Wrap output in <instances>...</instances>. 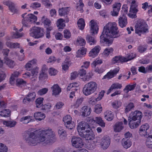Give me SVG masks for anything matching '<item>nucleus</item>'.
Here are the masks:
<instances>
[{
    "label": "nucleus",
    "instance_id": "f257e3e1",
    "mask_svg": "<svg viewBox=\"0 0 152 152\" xmlns=\"http://www.w3.org/2000/svg\"><path fill=\"white\" fill-rule=\"evenodd\" d=\"M29 133V132L28 131L27 133L28 136L27 137L26 136L25 140L28 144L30 145L35 146L37 145L38 143L37 137L40 142H43L42 145L43 146L50 144L55 141L54 132L50 128L46 130H41L39 131L37 134L38 136L34 132Z\"/></svg>",
    "mask_w": 152,
    "mask_h": 152
},
{
    "label": "nucleus",
    "instance_id": "f03ea898",
    "mask_svg": "<svg viewBox=\"0 0 152 152\" xmlns=\"http://www.w3.org/2000/svg\"><path fill=\"white\" fill-rule=\"evenodd\" d=\"M118 28L115 22L108 23L104 28L102 34L100 37V41L109 45L112 44L113 41L110 40L107 37L117 38L118 37Z\"/></svg>",
    "mask_w": 152,
    "mask_h": 152
},
{
    "label": "nucleus",
    "instance_id": "7ed1b4c3",
    "mask_svg": "<svg viewBox=\"0 0 152 152\" xmlns=\"http://www.w3.org/2000/svg\"><path fill=\"white\" fill-rule=\"evenodd\" d=\"M91 130L88 124L84 121L80 122L77 126V130L79 135L87 140H91L94 138V134L91 131Z\"/></svg>",
    "mask_w": 152,
    "mask_h": 152
},
{
    "label": "nucleus",
    "instance_id": "20e7f679",
    "mask_svg": "<svg viewBox=\"0 0 152 152\" xmlns=\"http://www.w3.org/2000/svg\"><path fill=\"white\" fill-rule=\"evenodd\" d=\"M27 14L25 13L22 15V17L23 18L22 20V23L23 26L26 27H30L31 25L34 23L37 20V17L32 14H28L25 17Z\"/></svg>",
    "mask_w": 152,
    "mask_h": 152
},
{
    "label": "nucleus",
    "instance_id": "39448f33",
    "mask_svg": "<svg viewBox=\"0 0 152 152\" xmlns=\"http://www.w3.org/2000/svg\"><path fill=\"white\" fill-rule=\"evenodd\" d=\"M97 88V84L96 82L91 81L85 85L83 88V94L88 96L94 93Z\"/></svg>",
    "mask_w": 152,
    "mask_h": 152
},
{
    "label": "nucleus",
    "instance_id": "423d86ee",
    "mask_svg": "<svg viewBox=\"0 0 152 152\" xmlns=\"http://www.w3.org/2000/svg\"><path fill=\"white\" fill-rule=\"evenodd\" d=\"M31 36L36 39L43 37L45 34L44 29L43 28L36 26L31 29Z\"/></svg>",
    "mask_w": 152,
    "mask_h": 152
},
{
    "label": "nucleus",
    "instance_id": "0eeeda50",
    "mask_svg": "<svg viewBox=\"0 0 152 152\" xmlns=\"http://www.w3.org/2000/svg\"><path fill=\"white\" fill-rule=\"evenodd\" d=\"M147 24L141 20L137 21L135 26V33L140 36L142 34L146 32L148 29L146 27Z\"/></svg>",
    "mask_w": 152,
    "mask_h": 152
},
{
    "label": "nucleus",
    "instance_id": "6e6552de",
    "mask_svg": "<svg viewBox=\"0 0 152 152\" xmlns=\"http://www.w3.org/2000/svg\"><path fill=\"white\" fill-rule=\"evenodd\" d=\"M142 117V112L140 111L136 110L131 112L129 117L128 120H131L134 121L137 120L138 121L141 122Z\"/></svg>",
    "mask_w": 152,
    "mask_h": 152
},
{
    "label": "nucleus",
    "instance_id": "1a4fd4ad",
    "mask_svg": "<svg viewBox=\"0 0 152 152\" xmlns=\"http://www.w3.org/2000/svg\"><path fill=\"white\" fill-rule=\"evenodd\" d=\"M71 142L72 145L77 148H81L84 145L82 139L79 137H73Z\"/></svg>",
    "mask_w": 152,
    "mask_h": 152
},
{
    "label": "nucleus",
    "instance_id": "9d476101",
    "mask_svg": "<svg viewBox=\"0 0 152 152\" xmlns=\"http://www.w3.org/2000/svg\"><path fill=\"white\" fill-rule=\"evenodd\" d=\"M3 3L4 5L8 7L9 10L11 12L14 14L18 13V12L19 10L15 7V4L11 1L10 0L4 1Z\"/></svg>",
    "mask_w": 152,
    "mask_h": 152
},
{
    "label": "nucleus",
    "instance_id": "9b49d317",
    "mask_svg": "<svg viewBox=\"0 0 152 152\" xmlns=\"http://www.w3.org/2000/svg\"><path fill=\"white\" fill-rule=\"evenodd\" d=\"M120 70V68L117 67L113 70H111L103 77V79H110L113 77L118 73Z\"/></svg>",
    "mask_w": 152,
    "mask_h": 152
},
{
    "label": "nucleus",
    "instance_id": "f8f14e48",
    "mask_svg": "<svg viewBox=\"0 0 152 152\" xmlns=\"http://www.w3.org/2000/svg\"><path fill=\"white\" fill-rule=\"evenodd\" d=\"M137 7V4L131 5L129 13L128 14L129 17L132 18H137L136 14L138 11Z\"/></svg>",
    "mask_w": 152,
    "mask_h": 152
},
{
    "label": "nucleus",
    "instance_id": "ddd939ff",
    "mask_svg": "<svg viewBox=\"0 0 152 152\" xmlns=\"http://www.w3.org/2000/svg\"><path fill=\"white\" fill-rule=\"evenodd\" d=\"M110 142V138L107 136H104L102 139L101 144L103 149H106L108 148Z\"/></svg>",
    "mask_w": 152,
    "mask_h": 152
},
{
    "label": "nucleus",
    "instance_id": "4468645a",
    "mask_svg": "<svg viewBox=\"0 0 152 152\" xmlns=\"http://www.w3.org/2000/svg\"><path fill=\"white\" fill-rule=\"evenodd\" d=\"M101 49V47L99 45L95 47L89 52V56L94 58L99 53Z\"/></svg>",
    "mask_w": 152,
    "mask_h": 152
},
{
    "label": "nucleus",
    "instance_id": "2eb2a0df",
    "mask_svg": "<svg viewBox=\"0 0 152 152\" xmlns=\"http://www.w3.org/2000/svg\"><path fill=\"white\" fill-rule=\"evenodd\" d=\"M91 109L89 106H85L83 107L81 110L82 115L83 117H87L90 114Z\"/></svg>",
    "mask_w": 152,
    "mask_h": 152
},
{
    "label": "nucleus",
    "instance_id": "dca6fc26",
    "mask_svg": "<svg viewBox=\"0 0 152 152\" xmlns=\"http://www.w3.org/2000/svg\"><path fill=\"white\" fill-rule=\"evenodd\" d=\"M48 68L46 66H44L42 68L41 71L39 74V78L40 80H45L48 78L47 71Z\"/></svg>",
    "mask_w": 152,
    "mask_h": 152
},
{
    "label": "nucleus",
    "instance_id": "f3484780",
    "mask_svg": "<svg viewBox=\"0 0 152 152\" xmlns=\"http://www.w3.org/2000/svg\"><path fill=\"white\" fill-rule=\"evenodd\" d=\"M91 29L90 32L92 35L97 34L98 31V28L97 24L94 23V20H91L90 21Z\"/></svg>",
    "mask_w": 152,
    "mask_h": 152
},
{
    "label": "nucleus",
    "instance_id": "a211bd4d",
    "mask_svg": "<svg viewBox=\"0 0 152 152\" xmlns=\"http://www.w3.org/2000/svg\"><path fill=\"white\" fill-rule=\"evenodd\" d=\"M127 23V18L126 16L122 15L119 18L118 20V24L121 27L123 28L126 27Z\"/></svg>",
    "mask_w": 152,
    "mask_h": 152
},
{
    "label": "nucleus",
    "instance_id": "6ab92c4d",
    "mask_svg": "<svg viewBox=\"0 0 152 152\" xmlns=\"http://www.w3.org/2000/svg\"><path fill=\"white\" fill-rule=\"evenodd\" d=\"M121 4L120 3H115L113 5V10L112 13L113 16H117L120 9Z\"/></svg>",
    "mask_w": 152,
    "mask_h": 152
},
{
    "label": "nucleus",
    "instance_id": "aec40b11",
    "mask_svg": "<svg viewBox=\"0 0 152 152\" xmlns=\"http://www.w3.org/2000/svg\"><path fill=\"white\" fill-rule=\"evenodd\" d=\"M122 87V85L121 84L117 83H114L111 85L109 89L108 90L107 94H108L113 90L118 89H120Z\"/></svg>",
    "mask_w": 152,
    "mask_h": 152
},
{
    "label": "nucleus",
    "instance_id": "412c9836",
    "mask_svg": "<svg viewBox=\"0 0 152 152\" xmlns=\"http://www.w3.org/2000/svg\"><path fill=\"white\" fill-rule=\"evenodd\" d=\"M90 120L92 122H96L102 127H104L105 126V123L100 117H96L94 119L91 118Z\"/></svg>",
    "mask_w": 152,
    "mask_h": 152
},
{
    "label": "nucleus",
    "instance_id": "4be33fe9",
    "mask_svg": "<svg viewBox=\"0 0 152 152\" xmlns=\"http://www.w3.org/2000/svg\"><path fill=\"white\" fill-rule=\"evenodd\" d=\"M138 71L144 73H146L149 72H152V64L148 66L146 69L142 66L139 67Z\"/></svg>",
    "mask_w": 152,
    "mask_h": 152
},
{
    "label": "nucleus",
    "instance_id": "5701e85b",
    "mask_svg": "<svg viewBox=\"0 0 152 152\" xmlns=\"http://www.w3.org/2000/svg\"><path fill=\"white\" fill-rule=\"evenodd\" d=\"M53 94L55 96L58 95L61 92V89L57 84H54L51 87Z\"/></svg>",
    "mask_w": 152,
    "mask_h": 152
},
{
    "label": "nucleus",
    "instance_id": "b1692460",
    "mask_svg": "<svg viewBox=\"0 0 152 152\" xmlns=\"http://www.w3.org/2000/svg\"><path fill=\"white\" fill-rule=\"evenodd\" d=\"M122 145L126 149L129 148L132 145V142L130 140L123 138L122 140Z\"/></svg>",
    "mask_w": 152,
    "mask_h": 152
},
{
    "label": "nucleus",
    "instance_id": "393cba45",
    "mask_svg": "<svg viewBox=\"0 0 152 152\" xmlns=\"http://www.w3.org/2000/svg\"><path fill=\"white\" fill-rule=\"evenodd\" d=\"M69 11L68 7H62L59 9L58 10L59 15L61 16L67 15L69 14Z\"/></svg>",
    "mask_w": 152,
    "mask_h": 152
},
{
    "label": "nucleus",
    "instance_id": "a878e982",
    "mask_svg": "<svg viewBox=\"0 0 152 152\" xmlns=\"http://www.w3.org/2000/svg\"><path fill=\"white\" fill-rule=\"evenodd\" d=\"M79 86V83L77 82H74L70 83L68 86L67 88V91H70L71 89L72 90H74L75 91H77V89L76 88Z\"/></svg>",
    "mask_w": 152,
    "mask_h": 152
},
{
    "label": "nucleus",
    "instance_id": "bb28decb",
    "mask_svg": "<svg viewBox=\"0 0 152 152\" xmlns=\"http://www.w3.org/2000/svg\"><path fill=\"white\" fill-rule=\"evenodd\" d=\"M105 118L108 121H112L114 115L111 111H106L104 113Z\"/></svg>",
    "mask_w": 152,
    "mask_h": 152
},
{
    "label": "nucleus",
    "instance_id": "cd10ccee",
    "mask_svg": "<svg viewBox=\"0 0 152 152\" xmlns=\"http://www.w3.org/2000/svg\"><path fill=\"white\" fill-rule=\"evenodd\" d=\"M34 117L36 120L41 121L45 117V114L40 112H37L34 114Z\"/></svg>",
    "mask_w": 152,
    "mask_h": 152
},
{
    "label": "nucleus",
    "instance_id": "c85d7f7f",
    "mask_svg": "<svg viewBox=\"0 0 152 152\" xmlns=\"http://www.w3.org/2000/svg\"><path fill=\"white\" fill-rule=\"evenodd\" d=\"M4 62L8 66L11 68L14 67L15 65L14 61L11 59H10L7 57H4Z\"/></svg>",
    "mask_w": 152,
    "mask_h": 152
},
{
    "label": "nucleus",
    "instance_id": "c756f323",
    "mask_svg": "<svg viewBox=\"0 0 152 152\" xmlns=\"http://www.w3.org/2000/svg\"><path fill=\"white\" fill-rule=\"evenodd\" d=\"M136 86V83H135L133 85H127L126 86L123 91L126 93H127L130 91H133Z\"/></svg>",
    "mask_w": 152,
    "mask_h": 152
},
{
    "label": "nucleus",
    "instance_id": "7c9ffc66",
    "mask_svg": "<svg viewBox=\"0 0 152 152\" xmlns=\"http://www.w3.org/2000/svg\"><path fill=\"white\" fill-rule=\"evenodd\" d=\"M149 126L148 124L145 123L142 125L140 127L139 129V133H141L142 132L144 133V135L147 134L146 131L149 128Z\"/></svg>",
    "mask_w": 152,
    "mask_h": 152
},
{
    "label": "nucleus",
    "instance_id": "2f4dec72",
    "mask_svg": "<svg viewBox=\"0 0 152 152\" xmlns=\"http://www.w3.org/2000/svg\"><path fill=\"white\" fill-rule=\"evenodd\" d=\"M77 25L79 29L81 30H83L85 26L84 20L82 18H80L77 21Z\"/></svg>",
    "mask_w": 152,
    "mask_h": 152
},
{
    "label": "nucleus",
    "instance_id": "473e14b6",
    "mask_svg": "<svg viewBox=\"0 0 152 152\" xmlns=\"http://www.w3.org/2000/svg\"><path fill=\"white\" fill-rule=\"evenodd\" d=\"M113 51V49L112 48H106L102 53V56L104 57L108 56L109 54L112 53Z\"/></svg>",
    "mask_w": 152,
    "mask_h": 152
},
{
    "label": "nucleus",
    "instance_id": "72a5a7b5",
    "mask_svg": "<svg viewBox=\"0 0 152 152\" xmlns=\"http://www.w3.org/2000/svg\"><path fill=\"white\" fill-rule=\"evenodd\" d=\"M129 125L131 129H133L137 127L140 124V122L137 121H132L131 120H129Z\"/></svg>",
    "mask_w": 152,
    "mask_h": 152
},
{
    "label": "nucleus",
    "instance_id": "f704fd0d",
    "mask_svg": "<svg viewBox=\"0 0 152 152\" xmlns=\"http://www.w3.org/2000/svg\"><path fill=\"white\" fill-rule=\"evenodd\" d=\"M123 124L121 122L116 123L115 125L114 131L117 132H120L123 128Z\"/></svg>",
    "mask_w": 152,
    "mask_h": 152
},
{
    "label": "nucleus",
    "instance_id": "c9c22d12",
    "mask_svg": "<svg viewBox=\"0 0 152 152\" xmlns=\"http://www.w3.org/2000/svg\"><path fill=\"white\" fill-rule=\"evenodd\" d=\"M86 40L87 42L90 45H94L96 42L95 38L90 35H87L86 37Z\"/></svg>",
    "mask_w": 152,
    "mask_h": 152
},
{
    "label": "nucleus",
    "instance_id": "e433bc0d",
    "mask_svg": "<svg viewBox=\"0 0 152 152\" xmlns=\"http://www.w3.org/2000/svg\"><path fill=\"white\" fill-rule=\"evenodd\" d=\"M44 98L40 97L37 98L35 101L36 107L37 108H40L42 107L43 104Z\"/></svg>",
    "mask_w": 152,
    "mask_h": 152
},
{
    "label": "nucleus",
    "instance_id": "4c0bfd02",
    "mask_svg": "<svg viewBox=\"0 0 152 152\" xmlns=\"http://www.w3.org/2000/svg\"><path fill=\"white\" fill-rule=\"evenodd\" d=\"M86 52V49L83 47L79 49L77 52V57H81L82 56L85 54Z\"/></svg>",
    "mask_w": 152,
    "mask_h": 152
},
{
    "label": "nucleus",
    "instance_id": "58836bf2",
    "mask_svg": "<svg viewBox=\"0 0 152 152\" xmlns=\"http://www.w3.org/2000/svg\"><path fill=\"white\" fill-rule=\"evenodd\" d=\"M31 118L32 117L30 115L24 117L20 119V121L23 122V124H27L32 121V119Z\"/></svg>",
    "mask_w": 152,
    "mask_h": 152
},
{
    "label": "nucleus",
    "instance_id": "ea45409f",
    "mask_svg": "<svg viewBox=\"0 0 152 152\" xmlns=\"http://www.w3.org/2000/svg\"><path fill=\"white\" fill-rule=\"evenodd\" d=\"M44 18L45 16H43L42 17V23L45 27L47 28L48 27H52L50 26L51 24V21L48 18H46L44 20H43V19Z\"/></svg>",
    "mask_w": 152,
    "mask_h": 152
},
{
    "label": "nucleus",
    "instance_id": "a19ab883",
    "mask_svg": "<svg viewBox=\"0 0 152 152\" xmlns=\"http://www.w3.org/2000/svg\"><path fill=\"white\" fill-rule=\"evenodd\" d=\"M19 72H14L13 74H12L10 78V82L11 84H12L14 82L15 80V78L18 77Z\"/></svg>",
    "mask_w": 152,
    "mask_h": 152
},
{
    "label": "nucleus",
    "instance_id": "79ce46f5",
    "mask_svg": "<svg viewBox=\"0 0 152 152\" xmlns=\"http://www.w3.org/2000/svg\"><path fill=\"white\" fill-rule=\"evenodd\" d=\"M134 107V105L133 103L132 102L129 103L126 107L124 110L125 113L126 114L127 113Z\"/></svg>",
    "mask_w": 152,
    "mask_h": 152
},
{
    "label": "nucleus",
    "instance_id": "37998d69",
    "mask_svg": "<svg viewBox=\"0 0 152 152\" xmlns=\"http://www.w3.org/2000/svg\"><path fill=\"white\" fill-rule=\"evenodd\" d=\"M64 20L62 19L58 20L57 22V27L59 29H63L65 26V24L64 23Z\"/></svg>",
    "mask_w": 152,
    "mask_h": 152
},
{
    "label": "nucleus",
    "instance_id": "c03bdc74",
    "mask_svg": "<svg viewBox=\"0 0 152 152\" xmlns=\"http://www.w3.org/2000/svg\"><path fill=\"white\" fill-rule=\"evenodd\" d=\"M10 111L9 109H4L1 112L0 115L1 116L4 117H9L10 115Z\"/></svg>",
    "mask_w": 152,
    "mask_h": 152
},
{
    "label": "nucleus",
    "instance_id": "a18cd8bd",
    "mask_svg": "<svg viewBox=\"0 0 152 152\" xmlns=\"http://www.w3.org/2000/svg\"><path fill=\"white\" fill-rule=\"evenodd\" d=\"M58 134L61 138H64L67 137V134L65 130L61 128H60L58 130Z\"/></svg>",
    "mask_w": 152,
    "mask_h": 152
},
{
    "label": "nucleus",
    "instance_id": "49530a36",
    "mask_svg": "<svg viewBox=\"0 0 152 152\" xmlns=\"http://www.w3.org/2000/svg\"><path fill=\"white\" fill-rule=\"evenodd\" d=\"M113 107L117 109L121 107L122 105V103L119 101L115 100L112 103Z\"/></svg>",
    "mask_w": 152,
    "mask_h": 152
},
{
    "label": "nucleus",
    "instance_id": "de8ad7c7",
    "mask_svg": "<svg viewBox=\"0 0 152 152\" xmlns=\"http://www.w3.org/2000/svg\"><path fill=\"white\" fill-rule=\"evenodd\" d=\"M66 124H65V125L66 127L69 129H72L75 126V124L74 122H69V121H66Z\"/></svg>",
    "mask_w": 152,
    "mask_h": 152
},
{
    "label": "nucleus",
    "instance_id": "09e8293b",
    "mask_svg": "<svg viewBox=\"0 0 152 152\" xmlns=\"http://www.w3.org/2000/svg\"><path fill=\"white\" fill-rule=\"evenodd\" d=\"M77 42L80 46H85L86 44V41L82 37H79L77 39Z\"/></svg>",
    "mask_w": 152,
    "mask_h": 152
},
{
    "label": "nucleus",
    "instance_id": "8fccbe9b",
    "mask_svg": "<svg viewBox=\"0 0 152 152\" xmlns=\"http://www.w3.org/2000/svg\"><path fill=\"white\" fill-rule=\"evenodd\" d=\"M147 49V47L146 45H140L137 48V50L140 53H143Z\"/></svg>",
    "mask_w": 152,
    "mask_h": 152
},
{
    "label": "nucleus",
    "instance_id": "3c124183",
    "mask_svg": "<svg viewBox=\"0 0 152 152\" xmlns=\"http://www.w3.org/2000/svg\"><path fill=\"white\" fill-rule=\"evenodd\" d=\"M79 4L77 6V8L78 10L80 11L81 12H83V8L84 6V3L83 2V0H79Z\"/></svg>",
    "mask_w": 152,
    "mask_h": 152
},
{
    "label": "nucleus",
    "instance_id": "603ef678",
    "mask_svg": "<svg viewBox=\"0 0 152 152\" xmlns=\"http://www.w3.org/2000/svg\"><path fill=\"white\" fill-rule=\"evenodd\" d=\"M95 112L97 114H99L100 113L102 110V107L101 105L100 104H97L95 105Z\"/></svg>",
    "mask_w": 152,
    "mask_h": 152
},
{
    "label": "nucleus",
    "instance_id": "864d4df0",
    "mask_svg": "<svg viewBox=\"0 0 152 152\" xmlns=\"http://www.w3.org/2000/svg\"><path fill=\"white\" fill-rule=\"evenodd\" d=\"M52 107L51 104L50 103H47L45 104L42 106L41 109L42 110H48L50 109Z\"/></svg>",
    "mask_w": 152,
    "mask_h": 152
},
{
    "label": "nucleus",
    "instance_id": "5fc2aeb1",
    "mask_svg": "<svg viewBox=\"0 0 152 152\" xmlns=\"http://www.w3.org/2000/svg\"><path fill=\"white\" fill-rule=\"evenodd\" d=\"M57 70L54 68L52 67L49 69V74L51 76H55L57 73Z\"/></svg>",
    "mask_w": 152,
    "mask_h": 152
},
{
    "label": "nucleus",
    "instance_id": "6e6d98bb",
    "mask_svg": "<svg viewBox=\"0 0 152 152\" xmlns=\"http://www.w3.org/2000/svg\"><path fill=\"white\" fill-rule=\"evenodd\" d=\"M53 29V27H48L46 29V36L48 39L50 38V32Z\"/></svg>",
    "mask_w": 152,
    "mask_h": 152
},
{
    "label": "nucleus",
    "instance_id": "4d7b16f0",
    "mask_svg": "<svg viewBox=\"0 0 152 152\" xmlns=\"http://www.w3.org/2000/svg\"><path fill=\"white\" fill-rule=\"evenodd\" d=\"M128 7L126 4H124L122 7V9L121 10V12L123 13L122 15L126 16V15L127 14L128 11Z\"/></svg>",
    "mask_w": 152,
    "mask_h": 152
},
{
    "label": "nucleus",
    "instance_id": "13d9d810",
    "mask_svg": "<svg viewBox=\"0 0 152 152\" xmlns=\"http://www.w3.org/2000/svg\"><path fill=\"white\" fill-rule=\"evenodd\" d=\"M102 63V61L101 60H96L94 61L91 64L92 67H95L97 65H100Z\"/></svg>",
    "mask_w": 152,
    "mask_h": 152
},
{
    "label": "nucleus",
    "instance_id": "bf43d9fd",
    "mask_svg": "<svg viewBox=\"0 0 152 152\" xmlns=\"http://www.w3.org/2000/svg\"><path fill=\"white\" fill-rule=\"evenodd\" d=\"M64 37L65 38L69 39L71 36V34L69 31L67 29L65 30L64 31Z\"/></svg>",
    "mask_w": 152,
    "mask_h": 152
},
{
    "label": "nucleus",
    "instance_id": "052dcab7",
    "mask_svg": "<svg viewBox=\"0 0 152 152\" xmlns=\"http://www.w3.org/2000/svg\"><path fill=\"white\" fill-rule=\"evenodd\" d=\"M48 89L47 88H44L41 89L38 91V94L41 96L46 94L48 92Z\"/></svg>",
    "mask_w": 152,
    "mask_h": 152
},
{
    "label": "nucleus",
    "instance_id": "680f3d73",
    "mask_svg": "<svg viewBox=\"0 0 152 152\" xmlns=\"http://www.w3.org/2000/svg\"><path fill=\"white\" fill-rule=\"evenodd\" d=\"M7 146L2 143H0V152H7Z\"/></svg>",
    "mask_w": 152,
    "mask_h": 152
},
{
    "label": "nucleus",
    "instance_id": "e2e57ef3",
    "mask_svg": "<svg viewBox=\"0 0 152 152\" xmlns=\"http://www.w3.org/2000/svg\"><path fill=\"white\" fill-rule=\"evenodd\" d=\"M57 59L54 56H50L48 60V63H51L53 64L56 61Z\"/></svg>",
    "mask_w": 152,
    "mask_h": 152
},
{
    "label": "nucleus",
    "instance_id": "0e129e2a",
    "mask_svg": "<svg viewBox=\"0 0 152 152\" xmlns=\"http://www.w3.org/2000/svg\"><path fill=\"white\" fill-rule=\"evenodd\" d=\"M105 93V91L104 90H102L99 94L98 96L97 97V101H99L101 100L103 97L104 96V94Z\"/></svg>",
    "mask_w": 152,
    "mask_h": 152
},
{
    "label": "nucleus",
    "instance_id": "69168bd1",
    "mask_svg": "<svg viewBox=\"0 0 152 152\" xmlns=\"http://www.w3.org/2000/svg\"><path fill=\"white\" fill-rule=\"evenodd\" d=\"M41 4L38 2H34L31 3L30 5L31 7L35 9L39 7H41Z\"/></svg>",
    "mask_w": 152,
    "mask_h": 152
},
{
    "label": "nucleus",
    "instance_id": "338daca9",
    "mask_svg": "<svg viewBox=\"0 0 152 152\" xmlns=\"http://www.w3.org/2000/svg\"><path fill=\"white\" fill-rule=\"evenodd\" d=\"M72 117L70 115H67L65 116L63 118V121L65 123V124H66V121H69V122L72 121Z\"/></svg>",
    "mask_w": 152,
    "mask_h": 152
},
{
    "label": "nucleus",
    "instance_id": "774afa93",
    "mask_svg": "<svg viewBox=\"0 0 152 152\" xmlns=\"http://www.w3.org/2000/svg\"><path fill=\"white\" fill-rule=\"evenodd\" d=\"M120 56H115L113 57L112 60V63L113 64L120 63Z\"/></svg>",
    "mask_w": 152,
    "mask_h": 152
}]
</instances>
